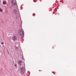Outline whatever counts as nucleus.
<instances>
[{"instance_id":"2","label":"nucleus","mask_w":76,"mask_h":76,"mask_svg":"<svg viewBox=\"0 0 76 76\" xmlns=\"http://www.w3.org/2000/svg\"><path fill=\"white\" fill-rule=\"evenodd\" d=\"M21 72L22 74H23L24 72H25V69H24L23 67H22L20 69Z\"/></svg>"},{"instance_id":"5","label":"nucleus","mask_w":76,"mask_h":76,"mask_svg":"<svg viewBox=\"0 0 76 76\" xmlns=\"http://www.w3.org/2000/svg\"><path fill=\"white\" fill-rule=\"evenodd\" d=\"M22 61H20V60H19L18 61V63L19 64H20V66H22V64H21V63H22Z\"/></svg>"},{"instance_id":"3","label":"nucleus","mask_w":76,"mask_h":76,"mask_svg":"<svg viewBox=\"0 0 76 76\" xmlns=\"http://www.w3.org/2000/svg\"><path fill=\"white\" fill-rule=\"evenodd\" d=\"M11 3L12 4H13V6L16 5V3L15 2V1L13 0H11Z\"/></svg>"},{"instance_id":"6","label":"nucleus","mask_w":76,"mask_h":76,"mask_svg":"<svg viewBox=\"0 0 76 76\" xmlns=\"http://www.w3.org/2000/svg\"><path fill=\"white\" fill-rule=\"evenodd\" d=\"M7 3V2H6V1H3V4H6Z\"/></svg>"},{"instance_id":"4","label":"nucleus","mask_w":76,"mask_h":76,"mask_svg":"<svg viewBox=\"0 0 76 76\" xmlns=\"http://www.w3.org/2000/svg\"><path fill=\"white\" fill-rule=\"evenodd\" d=\"M12 39L14 41H15L17 39V37L16 36H13L12 37Z\"/></svg>"},{"instance_id":"12","label":"nucleus","mask_w":76,"mask_h":76,"mask_svg":"<svg viewBox=\"0 0 76 76\" xmlns=\"http://www.w3.org/2000/svg\"><path fill=\"white\" fill-rule=\"evenodd\" d=\"M52 73H53L54 74V75H55V72H53Z\"/></svg>"},{"instance_id":"1","label":"nucleus","mask_w":76,"mask_h":76,"mask_svg":"<svg viewBox=\"0 0 76 76\" xmlns=\"http://www.w3.org/2000/svg\"><path fill=\"white\" fill-rule=\"evenodd\" d=\"M18 34L20 36H23V37L24 35V31L23 30L21 29L18 31Z\"/></svg>"},{"instance_id":"14","label":"nucleus","mask_w":76,"mask_h":76,"mask_svg":"<svg viewBox=\"0 0 76 76\" xmlns=\"http://www.w3.org/2000/svg\"><path fill=\"white\" fill-rule=\"evenodd\" d=\"M41 72H42V70L41 71V70H39V72H41Z\"/></svg>"},{"instance_id":"11","label":"nucleus","mask_w":76,"mask_h":76,"mask_svg":"<svg viewBox=\"0 0 76 76\" xmlns=\"http://www.w3.org/2000/svg\"><path fill=\"white\" fill-rule=\"evenodd\" d=\"M16 64H14V66H16Z\"/></svg>"},{"instance_id":"9","label":"nucleus","mask_w":76,"mask_h":76,"mask_svg":"<svg viewBox=\"0 0 76 76\" xmlns=\"http://www.w3.org/2000/svg\"><path fill=\"white\" fill-rule=\"evenodd\" d=\"M1 44H2V45H3L4 44V42H1Z\"/></svg>"},{"instance_id":"10","label":"nucleus","mask_w":76,"mask_h":76,"mask_svg":"<svg viewBox=\"0 0 76 76\" xmlns=\"http://www.w3.org/2000/svg\"><path fill=\"white\" fill-rule=\"evenodd\" d=\"M15 49H18V48H17V47L15 46Z\"/></svg>"},{"instance_id":"8","label":"nucleus","mask_w":76,"mask_h":76,"mask_svg":"<svg viewBox=\"0 0 76 76\" xmlns=\"http://www.w3.org/2000/svg\"><path fill=\"white\" fill-rule=\"evenodd\" d=\"M33 16H35V14L34 13V14H33Z\"/></svg>"},{"instance_id":"13","label":"nucleus","mask_w":76,"mask_h":76,"mask_svg":"<svg viewBox=\"0 0 76 76\" xmlns=\"http://www.w3.org/2000/svg\"><path fill=\"white\" fill-rule=\"evenodd\" d=\"M10 9H12V7L11 6H10Z\"/></svg>"},{"instance_id":"7","label":"nucleus","mask_w":76,"mask_h":76,"mask_svg":"<svg viewBox=\"0 0 76 76\" xmlns=\"http://www.w3.org/2000/svg\"><path fill=\"white\" fill-rule=\"evenodd\" d=\"M0 12H3V10H2V9L0 8Z\"/></svg>"}]
</instances>
